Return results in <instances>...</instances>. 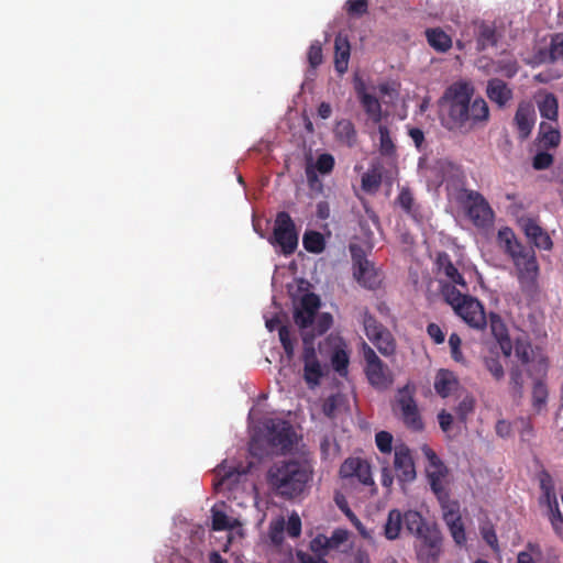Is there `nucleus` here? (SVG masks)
Listing matches in <instances>:
<instances>
[{
	"instance_id": "7",
	"label": "nucleus",
	"mask_w": 563,
	"mask_h": 563,
	"mask_svg": "<svg viewBox=\"0 0 563 563\" xmlns=\"http://www.w3.org/2000/svg\"><path fill=\"white\" fill-rule=\"evenodd\" d=\"M363 357L365 361V374L368 383L378 390L388 389L394 382L393 374L388 366L377 356L375 351L363 343Z\"/></svg>"
},
{
	"instance_id": "40",
	"label": "nucleus",
	"mask_w": 563,
	"mask_h": 563,
	"mask_svg": "<svg viewBox=\"0 0 563 563\" xmlns=\"http://www.w3.org/2000/svg\"><path fill=\"white\" fill-rule=\"evenodd\" d=\"M442 296L444 300L455 310L457 306L462 303L468 295L462 294L459 289H456L455 285L444 284L441 288Z\"/></svg>"
},
{
	"instance_id": "20",
	"label": "nucleus",
	"mask_w": 563,
	"mask_h": 563,
	"mask_svg": "<svg viewBox=\"0 0 563 563\" xmlns=\"http://www.w3.org/2000/svg\"><path fill=\"white\" fill-rule=\"evenodd\" d=\"M540 489L542 495L540 504L548 508V515L560 510L558 497L555 493L554 481L550 473L542 472L540 475Z\"/></svg>"
},
{
	"instance_id": "25",
	"label": "nucleus",
	"mask_w": 563,
	"mask_h": 563,
	"mask_svg": "<svg viewBox=\"0 0 563 563\" xmlns=\"http://www.w3.org/2000/svg\"><path fill=\"white\" fill-rule=\"evenodd\" d=\"M396 203L413 220L418 221L422 218L421 208L416 202V199L409 188L404 187L400 189L396 198Z\"/></svg>"
},
{
	"instance_id": "63",
	"label": "nucleus",
	"mask_w": 563,
	"mask_h": 563,
	"mask_svg": "<svg viewBox=\"0 0 563 563\" xmlns=\"http://www.w3.org/2000/svg\"><path fill=\"white\" fill-rule=\"evenodd\" d=\"M554 533L563 541V515L561 510L548 515Z\"/></svg>"
},
{
	"instance_id": "31",
	"label": "nucleus",
	"mask_w": 563,
	"mask_h": 563,
	"mask_svg": "<svg viewBox=\"0 0 563 563\" xmlns=\"http://www.w3.org/2000/svg\"><path fill=\"white\" fill-rule=\"evenodd\" d=\"M404 526L410 534L418 538L429 525L424 521L420 512L407 510L404 512Z\"/></svg>"
},
{
	"instance_id": "50",
	"label": "nucleus",
	"mask_w": 563,
	"mask_h": 563,
	"mask_svg": "<svg viewBox=\"0 0 563 563\" xmlns=\"http://www.w3.org/2000/svg\"><path fill=\"white\" fill-rule=\"evenodd\" d=\"M382 183V176L378 172H367L362 176V188L367 191H375L379 188Z\"/></svg>"
},
{
	"instance_id": "51",
	"label": "nucleus",
	"mask_w": 563,
	"mask_h": 563,
	"mask_svg": "<svg viewBox=\"0 0 563 563\" xmlns=\"http://www.w3.org/2000/svg\"><path fill=\"white\" fill-rule=\"evenodd\" d=\"M310 550L318 556H324L331 550L328 537L318 534L310 541Z\"/></svg>"
},
{
	"instance_id": "19",
	"label": "nucleus",
	"mask_w": 563,
	"mask_h": 563,
	"mask_svg": "<svg viewBox=\"0 0 563 563\" xmlns=\"http://www.w3.org/2000/svg\"><path fill=\"white\" fill-rule=\"evenodd\" d=\"M486 96L499 109L506 108L514 98V90L500 78H492L486 85Z\"/></svg>"
},
{
	"instance_id": "46",
	"label": "nucleus",
	"mask_w": 563,
	"mask_h": 563,
	"mask_svg": "<svg viewBox=\"0 0 563 563\" xmlns=\"http://www.w3.org/2000/svg\"><path fill=\"white\" fill-rule=\"evenodd\" d=\"M363 325L368 339L377 335L379 332L386 329L384 325L378 323L377 320L367 310H365L363 313Z\"/></svg>"
},
{
	"instance_id": "42",
	"label": "nucleus",
	"mask_w": 563,
	"mask_h": 563,
	"mask_svg": "<svg viewBox=\"0 0 563 563\" xmlns=\"http://www.w3.org/2000/svg\"><path fill=\"white\" fill-rule=\"evenodd\" d=\"M484 366L496 382H500L505 377L504 365L498 356H485L483 358Z\"/></svg>"
},
{
	"instance_id": "44",
	"label": "nucleus",
	"mask_w": 563,
	"mask_h": 563,
	"mask_svg": "<svg viewBox=\"0 0 563 563\" xmlns=\"http://www.w3.org/2000/svg\"><path fill=\"white\" fill-rule=\"evenodd\" d=\"M541 377L534 378V385L532 389V404L537 409H541L548 399V389L544 383L540 380Z\"/></svg>"
},
{
	"instance_id": "30",
	"label": "nucleus",
	"mask_w": 563,
	"mask_h": 563,
	"mask_svg": "<svg viewBox=\"0 0 563 563\" xmlns=\"http://www.w3.org/2000/svg\"><path fill=\"white\" fill-rule=\"evenodd\" d=\"M404 527V514L398 509H391L388 512L386 523L384 526V536L388 540H396Z\"/></svg>"
},
{
	"instance_id": "48",
	"label": "nucleus",
	"mask_w": 563,
	"mask_h": 563,
	"mask_svg": "<svg viewBox=\"0 0 563 563\" xmlns=\"http://www.w3.org/2000/svg\"><path fill=\"white\" fill-rule=\"evenodd\" d=\"M345 10L350 16L360 18L367 13L368 1L367 0H347L345 2Z\"/></svg>"
},
{
	"instance_id": "26",
	"label": "nucleus",
	"mask_w": 563,
	"mask_h": 563,
	"mask_svg": "<svg viewBox=\"0 0 563 563\" xmlns=\"http://www.w3.org/2000/svg\"><path fill=\"white\" fill-rule=\"evenodd\" d=\"M357 93L360 102L368 118L374 123H379L382 121V104L377 97L366 92L364 88L360 89Z\"/></svg>"
},
{
	"instance_id": "21",
	"label": "nucleus",
	"mask_w": 563,
	"mask_h": 563,
	"mask_svg": "<svg viewBox=\"0 0 563 563\" xmlns=\"http://www.w3.org/2000/svg\"><path fill=\"white\" fill-rule=\"evenodd\" d=\"M351 45L346 35L339 33L334 40V68L343 75L347 70Z\"/></svg>"
},
{
	"instance_id": "49",
	"label": "nucleus",
	"mask_w": 563,
	"mask_h": 563,
	"mask_svg": "<svg viewBox=\"0 0 563 563\" xmlns=\"http://www.w3.org/2000/svg\"><path fill=\"white\" fill-rule=\"evenodd\" d=\"M393 435L388 431H379L375 434V443L383 454H389L393 451Z\"/></svg>"
},
{
	"instance_id": "6",
	"label": "nucleus",
	"mask_w": 563,
	"mask_h": 563,
	"mask_svg": "<svg viewBox=\"0 0 563 563\" xmlns=\"http://www.w3.org/2000/svg\"><path fill=\"white\" fill-rule=\"evenodd\" d=\"M416 387L410 383L397 390L393 404L394 413L412 431H422L423 420L415 399Z\"/></svg>"
},
{
	"instance_id": "10",
	"label": "nucleus",
	"mask_w": 563,
	"mask_h": 563,
	"mask_svg": "<svg viewBox=\"0 0 563 563\" xmlns=\"http://www.w3.org/2000/svg\"><path fill=\"white\" fill-rule=\"evenodd\" d=\"M353 261V275L358 284L375 289L380 278L372 262L366 258L364 249H351Z\"/></svg>"
},
{
	"instance_id": "54",
	"label": "nucleus",
	"mask_w": 563,
	"mask_h": 563,
	"mask_svg": "<svg viewBox=\"0 0 563 563\" xmlns=\"http://www.w3.org/2000/svg\"><path fill=\"white\" fill-rule=\"evenodd\" d=\"M323 55H322V46L319 41H314L311 43L308 49V62L311 68H317L322 64Z\"/></svg>"
},
{
	"instance_id": "1",
	"label": "nucleus",
	"mask_w": 563,
	"mask_h": 563,
	"mask_svg": "<svg viewBox=\"0 0 563 563\" xmlns=\"http://www.w3.org/2000/svg\"><path fill=\"white\" fill-rule=\"evenodd\" d=\"M474 96V87L467 81L450 85L440 99L441 124L451 132L467 134L489 121V107L485 99Z\"/></svg>"
},
{
	"instance_id": "56",
	"label": "nucleus",
	"mask_w": 563,
	"mask_h": 563,
	"mask_svg": "<svg viewBox=\"0 0 563 563\" xmlns=\"http://www.w3.org/2000/svg\"><path fill=\"white\" fill-rule=\"evenodd\" d=\"M313 168L321 174H330L334 168V157L328 153L319 155Z\"/></svg>"
},
{
	"instance_id": "55",
	"label": "nucleus",
	"mask_w": 563,
	"mask_h": 563,
	"mask_svg": "<svg viewBox=\"0 0 563 563\" xmlns=\"http://www.w3.org/2000/svg\"><path fill=\"white\" fill-rule=\"evenodd\" d=\"M325 235L318 231H306L302 239V246H325Z\"/></svg>"
},
{
	"instance_id": "33",
	"label": "nucleus",
	"mask_w": 563,
	"mask_h": 563,
	"mask_svg": "<svg viewBox=\"0 0 563 563\" xmlns=\"http://www.w3.org/2000/svg\"><path fill=\"white\" fill-rule=\"evenodd\" d=\"M335 137L352 147L356 143V131L354 124L350 120H341L334 129Z\"/></svg>"
},
{
	"instance_id": "53",
	"label": "nucleus",
	"mask_w": 563,
	"mask_h": 563,
	"mask_svg": "<svg viewBox=\"0 0 563 563\" xmlns=\"http://www.w3.org/2000/svg\"><path fill=\"white\" fill-rule=\"evenodd\" d=\"M554 162V157L552 154L547 151L538 152L532 158V167L536 170H544L548 169Z\"/></svg>"
},
{
	"instance_id": "39",
	"label": "nucleus",
	"mask_w": 563,
	"mask_h": 563,
	"mask_svg": "<svg viewBox=\"0 0 563 563\" xmlns=\"http://www.w3.org/2000/svg\"><path fill=\"white\" fill-rule=\"evenodd\" d=\"M349 363L350 358L347 352L341 347L334 349L331 355V365L340 376L347 374Z\"/></svg>"
},
{
	"instance_id": "2",
	"label": "nucleus",
	"mask_w": 563,
	"mask_h": 563,
	"mask_svg": "<svg viewBox=\"0 0 563 563\" xmlns=\"http://www.w3.org/2000/svg\"><path fill=\"white\" fill-rule=\"evenodd\" d=\"M312 474V467L306 461H280L268 468L266 482L275 496L294 500L305 493Z\"/></svg>"
},
{
	"instance_id": "36",
	"label": "nucleus",
	"mask_w": 563,
	"mask_h": 563,
	"mask_svg": "<svg viewBox=\"0 0 563 563\" xmlns=\"http://www.w3.org/2000/svg\"><path fill=\"white\" fill-rule=\"evenodd\" d=\"M441 509H442V517L443 520L453 519L455 517H460V504L457 500L450 499V493L449 490L443 492L441 494L435 495Z\"/></svg>"
},
{
	"instance_id": "41",
	"label": "nucleus",
	"mask_w": 563,
	"mask_h": 563,
	"mask_svg": "<svg viewBox=\"0 0 563 563\" xmlns=\"http://www.w3.org/2000/svg\"><path fill=\"white\" fill-rule=\"evenodd\" d=\"M279 341L286 354L288 361L292 360L295 355V342L296 338L291 335V332L287 325H280L278 329Z\"/></svg>"
},
{
	"instance_id": "35",
	"label": "nucleus",
	"mask_w": 563,
	"mask_h": 563,
	"mask_svg": "<svg viewBox=\"0 0 563 563\" xmlns=\"http://www.w3.org/2000/svg\"><path fill=\"white\" fill-rule=\"evenodd\" d=\"M216 475L219 481L214 484L216 488L227 486L231 487L232 484L236 483L239 477L242 475L235 467H228L224 464L218 465L216 468Z\"/></svg>"
},
{
	"instance_id": "4",
	"label": "nucleus",
	"mask_w": 563,
	"mask_h": 563,
	"mask_svg": "<svg viewBox=\"0 0 563 563\" xmlns=\"http://www.w3.org/2000/svg\"><path fill=\"white\" fill-rule=\"evenodd\" d=\"M505 251L516 266L521 291L534 298L539 292V265L534 249H505Z\"/></svg>"
},
{
	"instance_id": "29",
	"label": "nucleus",
	"mask_w": 563,
	"mask_h": 563,
	"mask_svg": "<svg viewBox=\"0 0 563 563\" xmlns=\"http://www.w3.org/2000/svg\"><path fill=\"white\" fill-rule=\"evenodd\" d=\"M426 36L429 45L438 52L445 53L452 47V38L441 29H428Z\"/></svg>"
},
{
	"instance_id": "43",
	"label": "nucleus",
	"mask_w": 563,
	"mask_h": 563,
	"mask_svg": "<svg viewBox=\"0 0 563 563\" xmlns=\"http://www.w3.org/2000/svg\"><path fill=\"white\" fill-rule=\"evenodd\" d=\"M514 427L523 442H528L534 437V428L529 418L520 417L516 419L514 421Z\"/></svg>"
},
{
	"instance_id": "59",
	"label": "nucleus",
	"mask_w": 563,
	"mask_h": 563,
	"mask_svg": "<svg viewBox=\"0 0 563 563\" xmlns=\"http://www.w3.org/2000/svg\"><path fill=\"white\" fill-rule=\"evenodd\" d=\"M332 322H333V319L330 313H328V312L321 313L317 318V322L313 327L316 334L322 335L323 333H325L331 328Z\"/></svg>"
},
{
	"instance_id": "18",
	"label": "nucleus",
	"mask_w": 563,
	"mask_h": 563,
	"mask_svg": "<svg viewBox=\"0 0 563 563\" xmlns=\"http://www.w3.org/2000/svg\"><path fill=\"white\" fill-rule=\"evenodd\" d=\"M537 120L536 110L530 101H521L518 104L514 117V125L516 126L518 137L521 141L527 140Z\"/></svg>"
},
{
	"instance_id": "5",
	"label": "nucleus",
	"mask_w": 563,
	"mask_h": 563,
	"mask_svg": "<svg viewBox=\"0 0 563 563\" xmlns=\"http://www.w3.org/2000/svg\"><path fill=\"white\" fill-rule=\"evenodd\" d=\"M455 200L474 227L488 229L493 225L495 212L479 191L461 188L455 195Z\"/></svg>"
},
{
	"instance_id": "38",
	"label": "nucleus",
	"mask_w": 563,
	"mask_h": 563,
	"mask_svg": "<svg viewBox=\"0 0 563 563\" xmlns=\"http://www.w3.org/2000/svg\"><path fill=\"white\" fill-rule=\"evenodd\" d=\"M449 528V531L457 545H464L466 543L465 527L462 517H455L453 519L444 520Z\"/></svg>"
},
{
	"instance_id": "23",
	"label": "nucleus",
	"mask_w": 563,
	"mask_h": 563,
	"mask_svg": "<svg viewBox=\"0 0 563 563\" xmlns=\"http://www.w3.org/2000/svg\"><path fill=\"white\" fill-rule=\"evenodd\" d=\"M561 132L550 123L541 122L537 135V141L543 150H554L561 144Z\"/></svg>"
},
{
	"instance_id": "37",
	"label": "nucleus",
	"mask_w": 563,
	"mask_h": 563,
	"mask_svg": "<svg viewBox=\"0 0 563 563\" xmlns=\"http://www.w3.org/2000/svg\"><path fill=\"white\" fill-rule=\"evenodd\" d=\"M379 153L382 156L391 157L396 154V145L391 139L390 130L385 124H379Z\"/></svg>"
},
{
	"instance_id": "52",
	"label": "nucleus",
	"mask_w": 563,
	"mask_h": 563,
	"mask_svg": "<svg viewBox=\"0 0 563 563\" xmlns=\"http://www.w3.org/2000/svg\"><path fill=\"white\" fill-rule=\"evenodd\" d=\"M525 369L519 366L518 364H515L511 366L509 372V385L514 389L515 393L520 394L523 387V375L522 372Z\"/></svg>"
},
{
	"instance_id": "13",
	"label": "nucleus",
	"mask_w": 563,
	"mask_h": 563,
	"mask_svg": "<svg viewBox=\"0 0 563 563\" xmlns=\"http://www.w3.org/2000/svg\"><path fill=\"white\" fill-rule=\"evenodd\" d=\"M339 474L342 478H357L364 486H369L372 494L377 492L372 476V468L367 461L360 457H349L340 466Z\"/></svg>"
},
{
	"instance_id": "3",
	"label": "nucleus",
	"mask_w": 563,
	"mask_h": 563,
	"mask_svg": "<svg viewBox=\"0 0 563 563\" xmlns=\"http://www.w3.org/2000/svg\"><path fill=\"white\" fill-rule=\"evenodd\" d=\"M492 330L497 338L499 347L505 357H509L515 351V356L527 374L532 378L543 377L548 371V361L539 349H534L527 338L510 340L497 316L492 317Z\"/></svg>"
},
{
	"instance_id": "17",
	"label": "nucleus",
	"mask_w": 563,
	"mask_h": 563,
	"mask_svg": "<svg viewBox=\"0 0 563 563\" xmlns=\"http://www.w3.org/2000/svg\"><path fill=\"white\" fill-rule=\"evenodd\" d=\"M470 327L474 329H484L486 327V316L479 300L467 297L454 310Z\"/></svg>"
},
{
	"instance_id": "47",
	"label": "nucleus",
	"mask_w": 563,
	"mask_h": 563,
	"mask_svg": "<svg viewBox=\"0 0 563 563\" xmlns=\"http://www.w3.org/2000/svg\"><path fill=\"white\" fill-rule=\"evenodd\" d=\"M342 402V396L340 394L330 395L323 400L322 412L328 418H334L338 409Z\"/></svg>"
},
{
	"instance_id": "57",
	"label": "nucleus",
	"mask_w": 563,
	"mask_h": 563,
	"mask_svg": "<svg viewBox=\"0 0 563 563\" xmlns=\"http://www.w3.org/2000/svg\"><path fill=\"white\" fill-rule=\"evenodd\" d=\"M475 400L473 397L466 396L456 407V415L461 421H465L467 416L473 412Z\"/></svg>"
},
{
	"instance_id": "27",
	"label": "nucleus",
	"mask_w": 563,
	"mask_h": 563,
	"mask_svg": "<svg viewBox=\"0 0 563 563\" xmlns=\"http://www.w3.org/2000/svg\"><path fill=\"white\" fill-rule=\"evenodd\" d=\"M497 44V33L493 24L482 22L476 32V49L478 52L485 51Z\"/></svg>"
},
{
	"instance_id": "22",
	"label": "nucleus",
	"mask_w": 563,
	"mask_h": 563,
	"mask_svg": "<svg viewBox=\"0 0 563 563\" xmlns=\"http://www.w3.org/2000/svg\"><path fill=\"white\" fill-rule=\"evenodd\" d=\"M521 227L531 246H552L549 234L534 220L523 219Z\"/></svg>"
},
{
	"instance_id": "34",
	"label": "nucleus",
	"mask_w": 563,
	"mask_h": 563,
	"mask_svg": "<svg viewBox=\"0 0 563 563\" xmlns=\"http://www.w3.org/2000/svg\"><path fill=\"white\" fill-rule=\"evenodd\" d=\"M368 340L377 347V350L383 355L389 356L395 353V350H396L395 340H394L391 333L387 329L379 332L377 335L372 336Z\"/></svg>"
},
{
	"instance_id": "62",
	"label": "nucleus",
	"mask_w": 563,
	"mask_h": 563,
	"mask_svg": "<svg viewBox=\"0 0 563 563\" xmlns=\"http://www.w3.org/2000/svg\"><path fill=\"white\" fill-rule=\"evenodd\" d=\"M286 530L289 537L297 538L301 533V520L297 514L289 516L286 523Z\"/></svg>"
},
{
	"instance_id": "11",
	"label": "nucleus",
	"mask_w": 563,
	"mask_h": 563,
	"mask_svg": "<svg viewBox=\"0 0 563 563\" xmlns=\"http://www.w3.org/2000/svg\"><path fill=\"white\" fill-rule=\"evenodd\" d=\"M396 477L401 486L416 479V466L411 450L405 443H398L394 448V463Z\"/></svg>"
},
{
	"instance_id": "12",
	"label": "nucleus",
	"mask_w": 563,
	"mask_h": 563,
	"mask_svg": "<svg viewBox=\"0 0 563 563\" xmlns=\"http://www.w3.org/2000/svg\"><path fill=\"white\" fill-rule=\"evenodd\" d=\"M422 452L429 463L426 473L431 490L434 495L449 490L445 485V477L448 475L446 466L430 446L423 445Z\"/></svg>"
},
{
	"instance_id": "8",
	"label": "nucleus",
	"mask_w": 563,
	"mask_h": 563,
	"mask_svg": "<svg viewBox=\"0 0 563 563\" xmlns=\"http://www.w3.org/2000/svg\"><path fill=\"white\" fill-rule=\"evenodd\" d=\"M267 442L283 452L290 451L296 442L294 427L286 420L278 418L266 419L263 423Z\"/></svg>"
},
{
	"instance_id": "61",
	"label": "nucleus",
	"mask_w": 563,
	"mask_h": 563,
	"mask_svg": "<svg viewBox=\"0 0 563 563\" xmlns=\"http://www.w3.org/2000/svg\"><path fill=\"white\" fill-rule=\"evenodd\" d=\"M284 530H285V521L283 518L271 522L269 537L274 543H280L283 541Z\"/></svg>"
},
{
	"instance_id": "58",
	"label": "nucleus",
	"mask_w": 563,
	"mask_h": 563,
	"mask_svg": "<svg viewBox=\"0 0 563 563\" xmlns=\"http://www.w3.org/2000/svg\"><path fill=\"white\" fill-rule=\"evenodd\" d=\"M462 340L456 333H452L449 338V345L451 349V356L455 362H463L464 356L461 351Z\"/></svg>"
},
{
	"instance_id": "28",
	"label": "nucleus",
	"mask_w": 563,
	"mask_h": 563,
	"mask_svg": "<svg viewBox=\"0 0 563 563\" xmlns=\"http://www.w3.org/2000/svg\"><path fill=\"white\" fill-rule=\"evenodd\" d=\"M540 115L547 120L556 122L559 119V101L554 93L548 92L537 101Z\"/></svg>"
},
{
	"instance_id": "16",
	"label": "nucleus",
	"mask_w": 563,
	"mask_h": 563,
	"mask_svg": "<svg viewBox=\"0 0 563 563\" xmlns=\"http://www.w3.org/2000/svg\"><path fill=\"white\" fill-rule=\"evenodd\" d=\"M319 307L320 298L316 294L303 295L294 312L296 324L303 330L312 325Z\"/></svg>"
},
{
	"instance_id": "60",
	"label": "nucleus",
	"mask_w": 563,
	"mask_h": 563,
	"mask_svg": "<svg viewBox=\"0 0 563 563\" xmlns=\"http://www.w3.org/2000/svg\"><path fill=\"white\" fill-rule=\"evenodd\" d=\"M497 238H498V242L500 244H504V246H514V244H515V246H520L517 243L515 232L508 227L499 229Z\"/></svg>"
},
{
	"instance_id": "15",
	"label": "nucleus",
	"mask_w": 563,
	"mask_h": 563,
	"mask_svg": "<svg viewBox=\"0 0 563 563\" xmlns=\"http://www.w3.org/2000/svg\"><path fill=\"white\" fill-rule=\"evenodd\" d=\"M273 236L278 246H298L296 225L288 212L277 213Z\"/></svg>"
},
{
	"instance_id": "32",
	"label": "nucleus",
	"mask_w": 563,
	"mask_h": 563,
	"mask_svg": "<svg viewBox=\"0 0 563 563\" xmlns=\"http://www.w3.org/2000/svg\"><path fill=\"white\" fill-rule=\"evenodd\" d=\"M439 269L455 285L466 287L463 276L459 273L457 268L449 260L445 253H440L438 256Z\"/></svg>"
},
{
	"instance_id": "9",
	"label": "nucleus",
	"mask_w": 563,
	"mask_h": 563,
	"mask_svg": "<svg viewBox=\"0 0 563 563\" xmlns=\"http://www.w3.org/2000/svg\"><path fill=\"white\" fill-rule=\"evenodd\" d=\"M303 350L301 360L303 362V380L309 388L313 389L320 385L322 377L324 376V369L318 360L316 349L312 340L303 334Z\"/></svg>"
},
{
	"instance_id": "45",
	"label": "nucleus",
	"mask_w": 563,
	"mask_h": 563,
	"mask_svg": "<svg viewBox=\"0 0 563 563\" xmlns=\"http://www.w3.org/2000/svg\"><path fill=\"white\" fill-rule=\"evenodd\" d=\"M212 512V530L214 531H224L231 530L234 528V525L231 522L230 518L222 510H217L216 508L211 509Z\"/></svg>"
},
{
	"instance_id": "24",
	"label": "nucleus",
	"mask_w": 563,
	"mask_h": 563,
	"mask_svg": "<svg viewBox=\"0 0 563 563\" xmlns=\"http://www.w3.org/2000/svg\"><path fill=\"white\" fill-rule=\"evenodd\" d=\"M459 387V379L455 374L449 369H440L434 379V389L442 397H449Z\"/></svg>"
},
{
	"instance_id": "14",
	"label": "nucleus",
	"mask_w": 563,
	"mask_h": 563,
	"mask_svg": "<svg viewBox=\"0 0 563 563\" xmlns=\"http://www.w3.org/2000/svg\"><path fill=\"white\" fill-rule=\"evenodd\" d=\"M420 545L417 550V556L426 563L435 562L441 552V532L435 526H428L418 537Z\"/></svg>"
},
{
	"instance_id": "64",
	"label": "nucleus",
	"mask_w": 563,
	"mask_h": 563,
	"mask_svg": "<svg viewBox=\"0 0 563 563\" xmlns=\"http://www.w3.org/2000/svg\"><path fill=\"white\" fill-rule=\"evenodd\" d=\"M328 540L331 549H336L347 540V531L344 529H335L331 537H328Z\"/></svg>"
}]
</instances>
